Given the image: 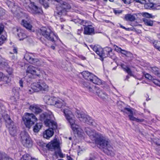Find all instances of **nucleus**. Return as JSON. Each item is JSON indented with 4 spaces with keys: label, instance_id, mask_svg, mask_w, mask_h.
<instances>
[{
    "label": "nucleus",
    "instance_id": "obj_36",
    "mask_svg": "<svg viewBox=\"0 0 160 160\" xmlns=\"http://www.w3.org/2000/svg\"><path fill=\"white\" fill-rule=\"evenodd\" d=\"M32 158L29 154H25L22 156L21 160H30Z\"/></svg>",
    "mask_w": 160,
    "mask_h": 160
},
{
    "label": "nucleus",
    "instance_id": "obj_61",
    "mask_svg": "<svg viewBox=\"0 0 160 160\" xmlns=\"http://www.w3.org/2000/svg\"><path fill=\"white\" fill-rule=\"evenodd\" d=\"M140 0H132V2L133 1H136L137 2H141V1H140Z\"/></svg>",
    "mask_w": 160,
    "mask_h": 160
},
{
    "label": "nucleus",
    "instance_id": "obj_22",
    "mask_svg": "<svg viewBox=\"0 0 160 160\" xmlns=\"http://www.w3.org/2000/svg\"><path fill=\"white\" fill-rule=\"evenodd\" d=\"M136 16L137 15L135 14H127L125 15L124 19L127 21H134L136 20Z\"/></svg>",
    "mask_w": 160,
    "mask_h": 160
},
{
    "label": "nucleus",
    "instance_id": "obj_31",
    "mask_svg": "<svg viewBox=\"0 0 160 160\" xmlns=\"http://www.w3.org/2000/svg\"><path fill=\"white\" fill-rule=\"evenodd\" d=\"M0 160H12V159L8 157L5 153L0 152Z\"/></svg>",
    "mask_w": 160,
    "mask_h": 160
},
{
    "label": "nucleus",
    "instance_id": "obj_41",
    "mask_svg": "<svg viewBox=\"0 0 160 160\" xmlns=\"http://www.w3.org/2000/svg\"><path fill=\"white\" fill-rule=\"evenodd\" d=\"M17 98H17L16 96H15L11 97L10 99L12 102V103L15 104L16 103Z\"/></svg>",
    "mask_w": 160,
    "mask_h": 160
},
{
    "label": "nucleus",
    "instance_id": "obj_64",
    "mask_svg": "<svg viewBox=\"0 0 160 160\" xmlns=\"http://www.w3.org/2000/svg\"><path fill=\"white\" fill-rule=\"evenodd\" d=\"M125 29L126 31H129L130 30V28H126V29Z\"/></svg>",
    "mask_w": 160,
    "mask_h": 160
},
{
    "label": "nucleus",
    "instance_id": "obj_57",
    "mask_svg": "<svg viewBox=\"0 0 160 160\" xmlns=\"http://www.w3.org/2000/svg\"><path fill=\"white\" fill-rule=\"evenodd\" d=\"M3 12H2V9L0 8V16L3 15Z\"/></svg>",
    "mask_w": 160,
    "mask_h": 160
},
{
    "label": "nucleus",
    "instance_id": "obj_32",
    "mask_svg": "<svg viewBox=\"0 0 160 160\" xmlns=\"http://www.w3.org/2000/svg\"><path fill=\"white\" fill-rule=\"evenodd\" d=\"M19 88L17 87H14L12 89V93L17 98L19 97Z\"/></svg>",
    "mask_w": 160,
    "mask_h": 160
},
{
    "label": "nucleus",
    "instance_id": "obj_59",
    "mask_svg": "<svg viewBox=\"0 0 160 160\" xmlns=\"http://www.w3.org/2000/svg\"><path fill=\"white\" fill-rule=\"evenodd\" d=\"M40 41L42 42V43L44 44H45V45H47V44L44 42L43 40L42 39V38H40Z\"/></svg>",
    "mask_w": 160,
    "mask_h": 160
},
{
    "label": "nucleus",
    "instance_id": "obj_48",
    "mask_svg": "<svg viewBox=\"0 0 160 160\" xmlns=\"http://www.w3.org/2000/svg\"><path fill=\"white\" fill-rule=\"evenodd\" d=\"M145 16L147 18H152V15L147 12L145 13Z\"/></svg>",
    "mask_w": 160,
    "mask_h": 160
},
{
    "label": "nucleus",
    "instance_id": "obj_30",
    "mask_svg": "<svg viewBox=\"0 0 160 160\" xmlns=\"http://www.w3.org/2000/svg\"><path fill=\"white\" fill-rule=\"evenodd\" d=\"M151 71L153 73L160 78V70L156 67H153L151 68Z\"/></svg>",
    "mask_w": 160,
    "mask_h": 160
},
{
    "label": "nucleus",
    "instance_id": "obj_46",
    "mask_svg": "<svg viewBox=\"0 0 160 160\" xmlns=\"http://www.w3.org/2000/svg\"><path fill=\"white\" fill-rule=\"evenodd\" d=\"M44 100L46 102H48L52 99L50 98V97L48 96H45L44 98Z\"/></svg>",
    "mask_w": 160,
    "mask_h": 160
},
{
    "label": "nucleus",
    "instance_id": "obj_9",
    "mask_svg": "<svg viewBox=\"0 0 160 160\" xmlns=\"http://www.w3.org/2000/svg\"><path fill=\"white\" fill-rule=\"evenodd\" d=\"M25 125L27 128H30L37 121L38 119L32 113H27L22 118Z\"/></svg>",
    "mask_w": 160,
    "mask_h": 160
},
{
    "label": "nucleus",
    "instance_id": "obj_60",
    "mask_svg": "<svg viewBox=\"0 0 160 160\" xmlns=\"http://www.w3.org/2000/svg\"><path fill=\"white\" fill-rule=\"evenodd\" d=\"M129 78V77L128 75H127L126 76V78L125 79V80H128Z\"/></svg>",
    "mask_w": 160,
    "mask_h": 160
},
{
    "label": "nucleus",
    "instance_id": "obj_19",
    "mask_svg": "<svg viewBox=\"0 0 160 160\" xmlns=\"http://www.w3.org/2000/svg\"><path fill=\"white\" fill-rule=\"evenodd\" d=\"M53 105L59 108H61L64 103V101L62 99L60 98L57 99L56 98H54L53 100Z\"/></svg>",
    "mask_w": 160,
    "mask_h": 160
},
{
    "label": "nucleus",
    "instance_id": "obj_37",
    "mask_svg": "<svg viewBox=\"0 0 160 160\" xmlns=\"http://www.w3.org/2000/svg\"><path fill=\"white\" fill-rule=\"evenodd\" d=\"M153 44L154 47L159 51L160 50V42L154 41L153 42Z\"/></svg>",
    "mask_w": 160,
    "mask_h": 160
},
{
    "label": "nucleus",
    "instance_id": "obj_10",
    "mask_svg": "<svg viewBox=\"0 0 160 160\" xmlns=\"http://www.w3.org/2000/svg\"><path fill=\"white\" fill-rule=\"evenodd\" d=\"M46 147L49 150L51 151L57 149V151H55V154L56 155H58L61 158L63 157L60 149L59 143L58 141H56L48 143L46 145Z\"/></svg>",
    "mask_w": 160,
    "mask_h": 160
},
{
    "label": "nucleus",
    "instance_id": "obj_33",
    "mask_svg": "<svg viewBox=\"0 0 160 160\" xmlns=\"http://www.w3.org/2000/svg\"><path fill=\"white\" fill-rule=\"evenodd\" d=\"M42 124L40 123H37L33 127V131L35 132H38L42 127Z\"/></svg>",
    "mask_w": 160,
    "mask_h": 160
},
{
    "label": "nucleus",
    "instance_id": "obj_49",
    "mask_svg": "<svg viewBox=\"0 0 160 160\" xmlns=\"http://www.w3.org/2000/svg\"><path fill=\"white\" fill-rule=\"evenodd\" d=\"M126 4H129L132 2V0H125L123 2Z\"/></svg>",
    "mask_w": 160,
    "mask_h": 160
},
{
    "label": "nucleus",
    "instance_id": "obj_51",
    "mask_svg": "<svg viewBox=\"0 0 160 160\" xmlns=\"http://www.w3.org/2000/svg\"><path fill=\"white\" fill-rule=\"evenodd\" d=\"M145 121L144 119H140L136 118L135 121L137 122H143Z\"/></svg>",
    "mask_w": 160,
    "mask_h": 160
},
{
    "label": "nucleus",
    "instance_id": "obj_50",
    "mask_svg": "<svg viewBox=\"0 0 160 160\" xmlns=\"http://www.w3.org/2000/svg\"><path fill=\"white\" fill-rule=\"evenodd\" d=\"M86 21L84 20H81V23L80 24L82 25L83 26H84V27H85V26H87V25H86Z\"/></svg>",
    "mask_w": 160,
    "mask_h": 160
},
{
    "label": "nucleus",
    "instance_id": "obj_55",
    "mask_svg": "<svg viewBox=\"0 0 160 160\" xmlns=\"http://www.w3.org/2000/svg\"><path fill=\"white\" fill-rule=\"evenodd\" d=\"M155 143L158 146H160V139H158L155 142Z\"/></svg>",
    "mask_w": 160,
    "mask_h": 160
},
{
    "label": "nucleus",
    "instance_id": "obj_52",
    "mask_svg": "<svg viewBox=\"0 0 160 160\" xmlns=\"http://www.w3.org/2000/svg\"><path fill=\"white\" fill-rule=\"evenodd\" d=\"M83 31V29L82 28H81L80 29H78V30L77 34L79 35H80L81 33Z\"/></svg>",
    "mask_w": 160,
    "mask_h": 160
},
{
    "label": "nucleus",
    "instance_id": "obj_54",
    "mask_svg": "<svg viewBox=\"0 0 160 160\" xmlns=\"http://www.w3.org/2000/svg\"><path fill=\"white\" fill-rule=\"evenodd\" d=\"M19 84L20 86L21 87H23V81L22 80V79H20L19 81Z\"/></svg>",
    "mask_w": 160,
    "mask_h": 160
},
{
    "label": "nucleus",
    "instance_id": "obj_1",
    "mask_svg": "<svg viewBox=\"0 0 160 160\" xmlns=\"http://www.w3.org/2000/svg\"><path fill=\"white\" fill-rule=\"evenodd\" d=\"M5 111V108L2 101L0 100V122H1L2 118L3 117L6 126L8 128L10 134L12 136H15L18 133V128L8 115L6 114L3 115Z\"/></svg>",
    "mask_w": 160,
    "mask_h": 160
},
{
    "label": "nucleus",
    "instance_id": "obj_27",
    "mask_svg": "<svg viewBox=\"0 0 160 160\" xmlns=\"http://www.w3.org/2000/svg\"><path fill=\"white\" fill-rule=\"evenodd\" d=\"M91 82L97 85H101L102 84L101 80L100 79L95 75H94V77L92 78Z\"/></svg>",
    "mask_w": 160,
    "mask_h": 160
},
{
    "label": "nucleus",
    "instance_id": "obj_13",
    "mask_svg": "<svg viewBox=\"0 0 160 160\" xmlns=\"http://www.w3.org/2000/svg\"><path fill=\"white\" fill-rule=\"evenodd\" d=\"M26 72L27 75L30 74L32 76L30 77L31 78H34V76L39 77L42 73L39 69L32 65L28 67Z\"/></svg>",
    "mask_w": 160,
    "mask_h": 160
},
{
    "label": "nucleus",
    "instance_id": "obj_44",
    "mask_svg": "<svg viewBox=\"0 0 160 160\" xmlns=\"http://www.w3.org/2000/svg\"><path fill=\"white\" fill-rule=\"evenodd\" d=\"M4 29V25L2 23H0V35Z\"/></svg>",
    "mask_w": 160,
    "mask_h": 160
},
{
    "label": "nucleus",
    "instance_id": "obj_25",
    "mask_svg": "<svg viewBox=\"0 0 160 160\" xmlns=\"http://www.w3.org/2000/svg\"><path fill=\"white\" fill-rule=\"evenodd\" d=\"M121 67L123 70L128 73L130 76H132L133 74L130 68L123 64L121 65Z\"/></svg>",
    "mask_w": 160,
    "mask_h": 160
},
{
    "label": "nucleus",
    "instance_id": "obj_11",
    "mask_svg": "<svg viewBox=\"0 0 160 160\" xmlns=\"http://www.w3.org/2000/svg\"><path fill=\"white\" fill-rule=\"evenodd\" d=\"M22 142L23 145L27 148H30L32 145V141L28 133L25 131H22L20 134Z\"/></svg>",
    "mask_w": 160,
    "mask_h": 160
},
{
    "label": "nucleus",
    "instance_id": "obj_38",
    "mask_svg": "<svg viewBox=\"0 0 160 160\" xmlns=\"http://www.w3.org/2000/svg\"><path fill=\"white\" fill-rule=\"evenodd\" d=\"M2 63L3 64V67H4V69H5L8 68V64L9 63V61L5 60H2Z\"/></svg>",
    "mask_w": 160,
    "mask_h": 160
},
{
    "label": "nucleus",
    "instance_id": "obj_7",
    "mask_svg": "<svg viewBox=\"0 0 160 160\" xmlns=\"http://www.w3.org/2000/svg\"><path fill=\"white\" fill-rule=\"evenodd\" d=\"M96 143L98 145L104 149V152L107 154L109 153L110 154L113 153L112 147L110 144L108 140L105 139L102 137L98 136L95 138Z\"/></svg>",
    "mask_w": 160,
    "mask_h": 160
},
{
    "label": "nucleus",
    "instance_id": "obj_18",
    "mask_svg": "<svg viewBox=\"0 0 160 160\" xmlns=\"http://www.w3.org/2000/svg\"><path fill=\"white\" fill-rule=\"evenodd\" d=\"M0 81H2V84L5 86H7L9 84L11 80L8 77L3 76L2 72H0Z\"/></svg>",
    "mask_w": 160,
    "mask_h": 160
},
{
    "label": "nucleus",
    "instance_id": "obj_40",
    "mask_svg": "<svg viewBox=\"0 0 160 160\" xmlns=\"http://www.w3.org/2000/svg\"><path fill=\"white\" fill-rule=\"evenodd\" d=\"M7 72L10 75H12L13 72V70L12 68L8 67V68L5 69Z\"/></svg>",
    "mask_w": 160,
    "mask_h": 160
},
{
    "label": "nucleus",
    "instance_id": "obj_62",
    "mask_svg": "<svg viewBox=\"0 0 160 160\" xmlns=\"http://www.w3.org/2000/svg\"><path fill=\"white\" fill-rule=\"evenodd\" d=\"M51 48L53 50H55V47L54 46H51Z\"/></svg>",
    "mask_w": 160,
    "mask_h": 160
},
{
    "label": "nucleus",
    "instance_id": "obj_53",
    "mask_svg": "<svg viewBox=\"0 0 160 160\" xmlns=\"http://www.w3.org/2000/svg\"><path fill=\"white\" fill-rule=\"evenodd\" d=\"M3 66V64L2 63V60L0 61V68L2 69H4V67Z\"/></svg>",
    "mask_w": 160,
    "mask_h": 160
},
{
    "label": "nucleus",
    "instance_id": "obj_14",
    "mask_svg": "<svg viewBox=\"0 0 160 160\" xmlns=\"http://www.w3.org/2000/svg\"><path fill=\"white\" fill-rule=\"evenodd\" d=\"M31 54L26 53L24 56V58L30 63L35 65L39 66L41 65L42 62L38 58H35L31 56Z\"/></svg>",
    "mask_w": 160,
    "mask_h": 160
},
{
    "label": "nucleus",
    "instance_id": "obj_15",
    "mask_svg": "<svg viewBox=\"0 0 160 160\" xmlns=\"http://www.w3.org/2000/svg\"><path fill=\"white\" fill-rule=\"evenodd\" d=\"M113 46L115 51L117 52L121 53L124 55V56L129 58H132L133 57L132 54L130 52L122 49L121 48L115 45H114Z\"/></svg>",
    "mask_w": 160,
    "mask_h": 160
},
{
    "label": "nucleus",
    "instance_id": "obj_17",
    "mask_svg": "<svg viewBox=\"0 0 160 160\" xmlns=\"http://www.w3.org/2000/svg\"><path fill=\"white\" fill-rule=\"evenodd\" d=\"M6 3L9 7L12 8L11 11L13 13L16 12L20 10V7L15 5L13 1L8 0L7 1Z\"/></svg>",
    "mask_w": 160,
    "mask_h": 160
},
{
    "label": "nucleus",
    "instance_id": "obj_5",
    "mask_svg": "<svg viewBox=\"0 0 160 160\" xmlns=\"http://www.w3.org/2000/svg\"><path fill=\"white\" fill-rule=\"evenodd\" d=\"M58 4L56 7V9L54 11V15L56 18L63 22L65 20L61 17L66 14L67 10L69 9L70 6L68 3L62 0H57Z\"/></svg>",
    "mask_w": 160,
    "mask_h": 160
},
{
    "label": "nucleus",
    "instance_id": "obj_8",
    "mask_svg": "<svg viewBox=\"0 0 160 160\" xmlns=\"http://www.w3.org/2000/svg\"><path fill=\"white\" fill-rule=\"evenodd\" d=\"M41 35L48 40L55 43V41L54 38H57L53 32L51 30L48 28L46 27H42L38 32L37 35Z\"/></svg>",
    "mask_w": 160,
    "mask_h": 160
},
{
    "label": "nucleus",
    "instance_id": "obj_21",
    "mask_svg": "<svg viewBox=\"0 0 160 160\" xmlns=\"http://www.w3.org/2000/svg\"><path fill=\"white\" fill-rule=\"evenodd\" d=\"M82 74L83 78L91 82L92 78L94 77V75L88 71H84L82 72Z\"/></svg>",
    "mask_w": 160,
    "mask_h": 160
},
{
    "label": "nucleus",
    "instance_id": "obj_23",
    "mask_svg": "<svg viewBox=\"0 0 160 160\" xmlns=\"http://www.w3.org/2000/svg\"><path fill=\"white\" fill-rule=\"evenodd\" d=\"M96 92L98 97L102 99H106L108 97V95L104 90H99Z\"/></svg>",
    "mask_w": 160,
    "mask_h": 160
},
{
    "label": "nucleus",
    "instance_id": "obj_39",
    "mask_svg": "<svg viewBox=\"0 0 160 160\" xmlns=\"http://www.w3.org/2000/svg\"><path fill=\"white\" fill-rule=\"evenodd\" d=\"M6 37L4 35H2L0 37V46L2 45L6 40Z\"/></svg>",
    "mask_w": 160,
    "mask_h": 160
},
{
    "label": "nucleus",
    "instance_id": "obj_43",
    "mask_svg": "<svg viewBox=\"0 0 160 160\" xmlns=\"http://www.w3.org/2000/svg\"><path fill=\"white\" fill-rule=\"evenodd\" d=\"M153 82L156 85L160 87V81L158 80L152 78Z\"/></svg>",
    "mask_w": 160,
    "mask_h": 160
},
{
    "label": "nucleus",
    "instance_id": "obj_56",
    "mask_svg": "<svg viewBox=\"0 0 160 160\" xmlns=\"http://www.w3.org/2000/svg\"><path fill=\"white\" fill-rule=\"evenodd\" d=\"M17 48L16 47H13V53H17Z\"/></svg>",
    "mask_w": 160,
    "mask_h": 160
},
{
    "label": "nucleus",
    "instance_id": "obj_35",
    "mask_svg": "<svg viewBox=\"0 0 160 160\" xmlns=\"http://www.w3.org/2000/svg\"><path fill=\"white\" fill-rule=\"evenodd\" d=\"M40 3L42 4L44 7L47 8L49 7V5L47 2L45 0H39Z\"/></svg>",
    "mask_w": 160,
    "mask_h": 160
},
{
    "label": "nucleus",
    "instance_id": "obj_28",
    "mask_svg": "<svg viewBox=\"0 0 160 160\" xmlns=\"http://www.w3.org/2000/svg\"><path fill=\"white\" fill-rule=\"evenodd\" d=\"M21 24L25 27L26 29L31 30L32 28V26L28 22L25 20H22L21 22Z\"/></svg>",
    "mask_w": 160,
    "mask_h": 160
},
{
    "label": "nucleus",
    "instance_id": "obj_3",
    "mask_svg": "<svg viewBox=\"0 0 160 160\" xmlns=\"http://www.w3.org/2000/svg\"><path fill=\"white\" fill-rule=\"evenodd\" d=\"M90 47L99 56V58L102 62L104 59L107 57L111 58L113 60H115L117 57L116 55L112 52V49L110 47H106L104 48L98 45H91Z\"/></svg>",
    "mask_w": 160,
    "mask_h": 160
},
{
    "label": "nucleus",
    "instance_id": "obj_20",
    "mask_svg": "<svg viewBox=\"0 0 160 160\" xmlns=\"http://www.w3.org/2000/svg\"><path fill=\"white\" fill-rule=\"evenodd\" d=\"M29 109L36 114H38L42 112V110L37 105H30Z\"/></svg>",
    "mask_w": 160,
    "mask_h": 160
},
{
    "label": "nucleus",
    "instance_id": "obj_26",
    "mask_svg": "<svg viewBox=\"0 0 160 160\" xmlns=\"http://www.w3.org/2000/svg\"><path fill=\"white\" fill-rule=\"evenodd\" d=\"M17 31L18 32L19 31L20 32L18 34V35L19 38V39L20 40H22L26 38L27 36L26 34L23 32V30L17 29Z\"/></svg>",
    "mask_w": 160,
    "mask_h": 160
},
{
    "label": "nucleus",
    "instance_id": "obj_58",
    "mask_svg": "<svg viewBox=\"0 0 160 160\" xmlns=\"http://www.w3.org/2000/svg\"><path fill=\"white\" fill-rule=\"evenodd\" d=\"M119 24V26L121 28L124 29H126V28L125 27L122 26L121 24Z\"/></svg>",
    "mask_w": 160,
    "mask_h": 160
},
{
    "label": "nucleus",
    "instance_id": "obj_24",
    "mask_svg": "<svg viewBox=\"0 0 160 160\" xmlns=\"http://www.w3.org/2000/svg\"><path fill=\"white\" fill-rule=\"evenodd\" d=\"M124 110V111H127L129 112L130 114L128 115V117L130 120L135 121L136 118L133 116V112L130 108H125Z\"/></svg>",
    "mask_w": 160,
    "mask_h": 160
},
{
    "label": "nucleus",
    "instance_id": "obj_63",
    "mask_svg": "<svg viewBox=\"0 0 160 160\" xmlns=\"http://www.w3.org/2000/svg\"><path fill=\"white\" fill-rule=\"evenodd\" d=\"M85 160H94L92 158H90L88 159H86Z\"/></svg>",
    "mask_w": 160,
    "mask_h": 160
},
{
    "label": "nucleus",
    "instance_id": "obj_16",
    "mask_svg": "<svg viewBox=\"0 0 160 160\" xmlns=\"http://www.w3.org/2000/svg\"><path fill=\"white\" fill-rule=\"evenodd\" d=\"M83 33L85 35H93L95 34V29L92 25H88L84 28Z\"/></svg>",
    "mask_w": 160,
    "mask_h": 160
},
{
    "label": "nucleus",
    "instance_id": "obj_47",
    "mask_svg": "<svg viewBox=\"0 0 160 160\" xmlns=\"http://www.w3.org/2000/svg\"><path fill=\"white\" fill-rule=\"evenodd\" d=\"M145 77H146V78H147L149 80H152V76H151V75H150L149 74L147 73L146 74Z\"/></svg>",
    "mask_w": 160,
    "mask_h": 160
},
{
    "label": "nucleus",
    "instance_id": "obj_4",
    "mask_svg": "<svg viewBox=\"0 0 160 160\" xmlns=\"http://www.w3.org/2000/svg\"><path fill=\"white\" fill-rule=\"evenodd\" d=\"M65 118L71 126L74 133L77 134L78 136H81L82 130L79 127V126L76 124L75 120L73 118V114L70 108L67 107L63 109H62Z\"/></svg>",
    "mask_w": 160,
    "mask_h": 160
},
{
    "label": "nucleus",
    "instance_id": "obj_12",
    "mask_svg": "<svg viewBox=\"0 0 160 160\" xmlns=\"http://www.w3.org/2000/svg\"><path fill=\"white\" fill-rule=\"evenodd\" d=\"M75 114L77 118L79 119L81 118L84 119L85 118V122L87 123L94 127L96 126L97 124L94 120L89 117L86 118L85 115L82 112L81 113L79 111L77 110Z\"/></svg>",
    "mask_w": 160,
    "mask_h": 160
},
{
    "label": "nucleus",
    "instance_id": "obj_45",
    "mask_svg": "<svg viewBox=\"0 0 160 160\" xmlns=\"http://www.w3.org/2000/svg\"><path fill=\"white\" fill-rule=\"evenodd\" d=\"M113 12L115 14L121 13L122 12V11L121 10H116L115 9H113Z\"/></svg>",
    "mask_w": 160,
    "mask_h": 160
},
{
    "label": "nucleus",
    "instance_id": "obj_34",
    "mask_svg": "<svg viewBox=\"0 0 160 160\" xmlns=\"http://www.w3.org/2000/svg\"><path fill=\"white\" fill-rule=\"evenodd\" d=\"M82 85V87L86 88L90 92H92V88L90 86V84L89 82H83Z\"/></svg>",
    "mask_w": 160,
    "mask_h": 160
},
{
    "label": "nucleus",
    "instance_id": "obj_29",
    "mask_svg": "<svg viewBox=\"0 0 160 160\" xmlns=\"http://www.w3.org/2000/svg\"><path fill=\"white\" fill-rule=\"evenodd\" d=\"M143 21L145 25L148 26H152L153 24V21L149 18H144Z\"/></svg>",
    "mask_w": 160,
    "mask_h": 160
},
{
    "label": "nucleus",
    "instance_id": "obj_2",
    "mask_svg": "<svg viewBox=\"0 0 160 160\" xmlns=\"http://www.w3.org/2000/svg\"><path fill=\"white\" fill-rule=\"evenodd\" d=\"M40 120L44 121L45 125L49 128L46 130L43 134L44 138L49 139L52 137L54 134V130L57 128V123L54 121L51 120L50 115L48 113H42L40 116Z\"/></svg>",
    "mask_w": 160,
    "mask_h": 160
},
{
    "label": "nucleus",
    "instance_id": "obj_6",
    "mask_svg": "<svg viewBox=\"0 0 160 160\" xmlns=\"http://www.w3.org/2000/svg\"><path fill=\"white\" fill-rule=\"evenodd\" d=\"M48 90L49 87L48 85L43 81L39 80L38 82L32 84L31 87L28 88L27 92L29 94L39 91H41L43 93H45L48 92Z\"/></svg>",
    "mask_w": 160,
    "mask_h": 160
},
{
    "label": "nucleus",
    "instance_id": "obj_42",
    "mask_svg": "<svg viewBox=\"0 0 160 160\" xmlns=\"http://www.w3.org/2000/svg\"><path fill=\"white\" fill-rule=\"evenodd\" d=\"M72 21L74 22L76 24L78 25L80 24L81 22V19H79V18L73 19L72 20Z\"/></svg>",
    "mask_w": 160,
    "mask_h": 160
}]
</instances>
